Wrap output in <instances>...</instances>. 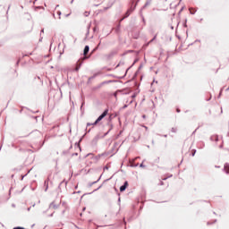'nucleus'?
Segmentation results:
<instances>
[{
    "label": "nucleus",
    "instance_id": "1",
    "mask_svg": "<svg viewBox=\"0 0 229 229\" xmlns=\"http://www.w3.org/2000/svg\"><path fill=\"white\" fill-rule=\"evenodd\" d=\"M108 115V109H106L103 114L98 116V118L95 121L93 124V126H96V124H98V123H100V121H103V119H105V117H106Z\"/></svg>",
    "mask_w": 229,
    "mask_h": 229
},
{
    "label": "nucleus",
    "instance_id": "2",
    "mask_svg": "<svg viewBox=\"0 0 229 229\" xmlns=\"http://www.w3.org/2000/svg\"><path fill=\"white\" fill-rule=\"evenodd\" d=\"M83 60H87V56H85L84 58H82L77 62L75 71H77V72L80 71V68L81 67V64H83Z\"/></svg>",
    "mask_w": 229,
    "mask_h": 229
},
{
    "label": "nucleus",
    "instance_id": "3",
    "mask_svg": "<svg viewBox=\"0 0 229 229\" xmlns=\"http://www.w3.org/2000/svg\"><path fill=\"white\" fill-rule=\"evenodd\" d=\"M126 189H128V181H126L124 182V184L120 187V192H124V191H126Z\"/></svg>",
    "mask_w": 229,
    "mask_h": 229
},
{
    "label": "nucleus",
    "instance_id": "4",
    "mask_svg": "<svg viewBox=\"0 0 229 229\" xmlns=\"http://www.w3.org/2000/svg\"><path fill=\"white\" fill-rule=\"evenodd\" d=\"M89 50H90V47H89V46H86L84 47V56H87V55L89 54Z\"/></svg>",
    "mask_w": 229,
    "mask_h": 229
},
{
    "label": "nucleus",
    "instance_id": "5",
    "mask_svg": "<svg viewBox=\"0 0 229 229\" xmlns=\"http://www.w3.org/2000/svg\"><path fill=\"white\" fill-rule=\"evenodd\" d=\"M50 208H54V209L58 208V205L55 204V202H52L50 204Z\"/></svg>",
    "mask_w": 229,
    "mask_h": 229
},
{
    "label": "nucleus",
    "instance_id": "6",
    "mask_svg": "<svg viewBox=\"0 0 229 229\" xmlns=\"http://www.w3.org/2000/svg\"><path fill=\"white\" fill-rule=\"evenodd\" d=\"M224 169H225V173L228 174L229 173V165L225 164Z\"/></svg>",
    "mask_w": 229,
    "mask_h": 229
},
{
    "label": "nucleus",
    "instance_id": "7",
    "mask_svg": "<svg viewBox=\"0 0 229 229\" xmlns=\"http://www.w3.org/2000/svg\"><path fill=\"white\" fill-rule=\"evenodd\" d=\"M190 13H191V15H194L196 13V10L194 8H190Z\"/></svg>",
    "mask_w": 229,
    "mask_h": 229
},
{
    "label": "nucleus",
    "instance_id": "8",
    "mask_svg": "<svg viewBox=\"0 0 229 229\" xmlns=\"http://www.w3.org/2000/svg\"><path fill=\"white\" fill-rule=\"evenodd\" d=\"M194 155H196V150H193L192 157H194Z\"/></svg>",
    "mask_w": 229,
    "mask_h": 229
},
{
    "label": "nucleus",
    "instance_id": "9",
    "mask_svg": "<svg viewBox=\"0 0 229 229\" xmlns=\"http://www.w3.org/2000/svg\"><path fill=\"white\" fill-rule=\"evenodd\" d=\"M157 38V36L154 37V38L152 40H155Z\"/></svg>",
    "mask_w": 229,
    "mask_h": 229
},
{
    "label": "nucleus",
    "instance_id": "10",
    "mask_svg": "<svg viewBox=\"0 0 229 229\" xmlns=\"http://www.w3.org/2000/svg\"><path fill=\"white\" fill-rule=\"evenodd\" d=\"M176 112L180 113V109H177Z\"/></svg>",
    "mask_w": 229,
    "mask_h": 229
},
{
    "label": "nucleus",
    "instance_id": "11",
    "mask_svg": "<svg viewBox=\"0 0 229 229\" xmlns=\"http://www.w3.org/2000/svg\"><path fill=\"white\" fill-rule=\"evenodd\" d=\"M88 126H90V123H88Z\"/></svg>",
    "mask_w": 229,
    "mask_h": 229
}]
</instances>
